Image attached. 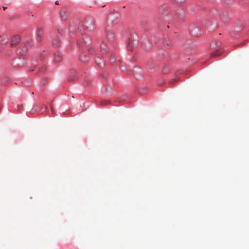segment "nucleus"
I'll return each mask as SVG.
<instances>
[{"label": "nucleus", "instance_id": "nucleus-6", "mask_svg": "<svg viewBox=\"0 0 249 249\" xmlns=\"http://www.w3.org/2000/svg\"><path fill=\"white\" fill-rule=\"evenodd\" d=\"M61 59V56L59 53H54V61L55 62H59Z\"/></svg>", "mask_w": 249, "mask_h": 249}, {"label": "nucleus", "instance_id": "nucleus-18", "mask_svg": "<svg viewBox=\"0 0 249 249\" xmlns=\"http://www.w3.org/2000/svg\"><path fill=\"white\" fill-rule=\"evenodd\" d=\"M2 8H3V9L4 10H5L7 8V7H6V6H3V7H2Z\"/></svg>", "mask_w": 249, "mask_h": 249}, {"label": "nucleus", "instance_id": "nucleus-9", "mask_svg": "<svg viewBox=\"0 0 249 249\" xmlns=\"http://www.w3.org/2000/svg\"><path fill=\"white\" fill-rule=\"evenodd\" d=\"M172 2L178 4H182L185 3V0H170Z\"/></svg>", "mask_w": 249, "mask_h": 249}, {"label": "nucleus", "instance_id": "nucleus-20", "mask_svg": "<svg viewBox=\"0 0 249 249\" xmlns=\"http://www.w3.org/2000/svg\"><path fill=\"white\" fill-rule=\"evenodd\" d=\"M180 11H181V13H182V14H183V13H184V12H183L182 10H180Z\"/></svg>", "mask_w": 249, "mask_h": 249}, {"label": "nucleus", "instance_id": "nucleus-10", "mask_svg": "<svg viewBox=\"0 0 249 249\" xmlns=\"http://www.w3.org/2000/svg\"><path fill=\"white\" fill-rule=\"evenodd\" d=\"M196 30H197V29H195L194 30H192V33L193 34H194V35H195V36H198L200 35V33H198L197 32H196Z\"/></svg>", "mask_w": 249, "mask_h": 249}, {"label": "nucleus", "instance_id": "nucleus-19", "mask_svg": "<svg viewBox=\"0 0 249 249\" xmlns=\"http://www.w3.org/2000/svg\"><path fill=\"white\" fill-rule=\"evenodd\" d=\"M55 4H56V5L59 4V2H58V1H55Z\"/></svg>", "mask_w": 249, "mask_h": 249}, {"label": "nucleus", "instance_id": "nucleus-16", "mask_svg": "<svg viewBox=\"0 0 249 249\" xmlns=\"http://www.w3.org/2000/svg\"><path fill=\"white\" fill-rule=\"evenodd\" d=\"M210 47H211L212 49H214V45H213V44H211Z\"/></svg>", "mask_w": 249, "mask_h": 249}, {"label": "nucleus", "instance_id": "nucleus-7", "mask_svg": "<svg viewBox=\"0 0 249 249\" xmlns=\"http://www.w3.org/2000/svg\"><path fill=\"white\" fill-rule=\"evenodd\" d=\"M53 44L54 46H55V47L59 46L60 44V41L58 38L56 37V38H54L53 42Z\"/></svg>", "mask_w": 249, "mask_h": 249}, {"label": "nucleus", "instance_id": "nucleus-17", "mask_svg": "<svg viewBox=\"0 0 249 249\" xmlns=\"http://www.w3.org/2000/svg\"><path fill=\"white\" fill-rule=\"evenodd\" d=\"M45 70V68H42L41 69V72H43Z\"/></svg>", "mask_w": 249, "mask_h": 249}, {"label": "nucleus", "instance_id": "nucleus-4", "mask_svg": "<svg viewBox=\"0 0 249 249\" xmlns=\"http://www.w3.org/2000/svg\"><path fill=\"white\" fill-rule=\"evenodd\" d=\"M222 53V51L221 50H216L215 51L213 52L210 54L211 57H215L219 56Z\"/></svg>", "mask_w": 249, "mask_h": 249}, {"label": "nucleus", "instance_id": "nucleus-5", "mask_svg": "<svg viewBox=\"0 0 249 249\" xmlns=\"http://www.w3.org/2000/svg\"><path fill=\"white\" fill-rule=\"evenodd\" d=\"M106 35H107V38L109 40H111L113 39V38H114V34L110 32L107 31Z\"/></svg>", "mask_w": 249, "mask_h": 249}, {"label": "nucleus", "instance_id": "nucleus-3", "mask_svg": "<svg viewBox=\"0 0 249 249\" xmlns=\"http://www.w3.org/2000/svg\"><path fill=\"white\" fill-rule=\"evenodd\" d=\"M26 46H23V49L22 50L21 52H20L19 53L21 55L24 54L27 51V48L30 47L32 46V42H28L27 43V45H25Z\"/></svg>", "mask_w": 249, "mask_h": 249}, {"label": "nucleus", "instance_id": "nucleus-8", "mask_svg": "<svg viewBox=\"0 0 249 249\" xmlns=\"http://www.w3.org/2000/svg\"><path fill=\"white\" fill-rule=\"evenodd\" d=\"M101 49L103 53H107V47L106 44L103 43L101 45Z\"/></svg>", "mask_w": 249, "mask_h": 249}, {"label": "nucleus", "instance_id": "nucleus-2", "mask_svg": "<svg viewBox=\"0 0 249 249\" xmlns=\"http://www.w3.org/2000/svg\"><path fill=\"white\" fill-rule=\"evenodd\" d=\"M20 38L19 36H14L12 37V40H11V46H14V45H17V44H18L19 43V42L20 41Z\"/></svg>", "mask_w": 249, "mask_h": 249}, {"label": "nucleus", "instance_id": "nucleus-11", "mask_svg": "<svg viewBox=\"0 0 249 249\" xmlns=\"http://www.w3.org/2000/svg\"><path fill=\"white\" fill-rule=\"evenodd\" d=\"M43 31L42 29H38L37 31V36H42Z\"/></svg>", "mask_w": 249, "mask_h": 249}, {"label": "nucleus", "instance_id": "nucleus-12", "mask_svg": "<svg viewBox=\"0 0 249 249\" xmlns=\"http://www.w3.org/2000/svg\"><path fill=\"white\" fill-rule=\"evenodd\" d=\"M36 39L37 41H41L42 39V36H37Z\"/></svg>", "mask_w": 249, "mask_h": 249}, {"label": "nucleus", "instance_id": "nucleus-14", "mask_svg": "<svg viewBox=\"0 0 249 249\" xmlns=\"http://www.w3.org/2000/svg\"><path fill=\"white\" fill-rule=\"evenodd\" d=\"M224 2L225 4H230V2H229V1H228L227 0H224Z\"/></svg>", "mask_w": 249, "mask_h": 249}, {"label": "nucleus", "instance_id": "nucleus-13", "mask_svg": "<svg viewBox=\"0 0 249 249\" xmlns=\"http://www.w3.org/2000/svg\"><path fill=\"white\" fill-rule=\"evenodd\" d=\"M97 64L100 66V67H102L104 65V63L103 62H102L101 63L100 62H97Z\"/></svg>", "mask_w": 249, "mask_h": 249}, {"label": "nucleus", "instance_id": "nucleus-1", "mask_svg": "<svg viewBox=\"0 0 249 249\" xmlns=\"http://www.w3.org/2000/svg\"><path fill=\"white\" fill-rule=\"evenodd\" d=\"M95 28V24L94 20L91 18H87L84 21L79 23L78 29L81 32L87 30L88 31H92Z\"/></svg>", "mask_w": 249, "mask_h": 249}, {"label": "nucleus", "instance_id": "nucleus-15", "mask_svg": "<svg viewBox=\"0 0 249 249\" xmlns=\"http://www.w3.org/2000/svg\"><path fill=\"white\" fill-rule=\"evenodd\" d=\"M80 60L83 62H85L86 61L85 59L83 58L82 57H80Z\"/></svg>", "mask_w": 249, "mask_h": 249}]
</instances>
